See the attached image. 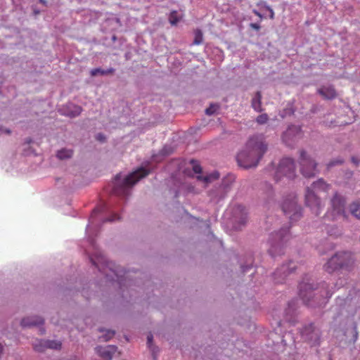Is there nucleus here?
<instances>
[{
    "label": "nucleus",
    "mask_w": 360,
    "mask_h": 360,
    "mask_svg": "<svg viewBox=\"0 0 360 360\" xmlns=\"http://www.w3.org/2000/svg\"><path fill=\"white\" fill-rule=\"evenodd\" d=\"M114 72L115 69L112 68L107 70H103L101 68H94L91 70L90 74L91 77H96L98 75H105L109 74H113Z\"/></svg>",
    "instance_id": "23"
},
{
    "label": "nucleus",
    "mask_w": 360,
    "mask_h": 360,
    "mask_svg": "<svg viewBox=\"0 0 360 360\" xmlns=\"http://www.w3.org/2000/svg\"><path fill=\"white\" fill-rule=\"evenodd\" d=\"M219 177V174L218 172H214L203 178L201 176H198L197 178L199 180H203L205 182H208L210 181L212 179H217Z\"/></svg>",
    "instance_id": "29"
},
{
    "label": "nucleus",
    "mask_w": 360,
    "mask_h": 360,
    "mask_svg": "<svg viewBox=\"0 0 360 360\" xmlns=\"http://www.w3.org/2000/svg\"><path fill=\"white\" fill-rule=\"evenodd\" d=\"M39 331H40V334L41 335H42V334H44L45 333L44 328H43L41 327L39 328Z\"/></svg>",
    "instance_id": "42"
},
{
    "label": "nucleus",
    "mask_w": 360,
    "mask_h": 360,
    "mask_svg": "<svg viewBox=\"0 0 360 360\" xmlns=\"http://www.w3.org/2000/svg\"><path fill=\"white\" fill-rule=\"evenodd\" d=\"M253 13H254L257 16H258L259 18H261V19H262V18H263L262 15L259 12H258L257 11L254 10V11H253Z\"/></svg>",
    "instance_id": "41"
},
{
    "label": "nucleus",
    "mask_w": 360,
    "mask_h": 360,
    "mask_svg": "<svg viewBox=\"0 0 360 360\" xmlns=\"http://www.w3.org/2000/svg\"><path fill=\"white\" fill-rule=\"evenodd\" d=\"M302 136L301 128L292 125L283 134V141L288 146H292Z\"/></svg>",
    "instance_id": "11"
},
{
    "label": "nucleus",
    "mask_w": 360,
    "mask_h": 360,
    "mask_svg": "<svg viewBox=\"0 0 360 360\" xmlns=\"http://www.w3.org/2000/svg\"><path fill=\"white\" fill-rule=\"evenodd\" d=\"M191 163L193 166V170L195 174H200L202 172V167L198 163L196 160H192L191 161Z\"/></svg>",
    "instance_id": "33"
},
{
    "label": "nucleus",
    "mask_w": 360,
    "mask_h": 360,
    "mask_svg": "<svg viewBox=\"0 0 360 360\" xmlns=\"http://www.w3.org/2000/svg\"><path fill=\"white\" fill-rule=\"evenodd\" d=\"M250 26L255 30H259L261 28L260 25L257 23H250Z\"/></svg>",
    "instance_id": "38"
},
{
    "label": "nucleus",
    "mask_w": 360,
    "mask_h": 360,
    "mask_svg": "<svg viewBox=\"0 0 360 360\" xmlns=\"http://www.w3.org/2000/svg\"><path fill=\"white\" fill-rule=\"evenodd\" d=\"M42 316H25L21 321L23 327L40 326L44 324Z\"/></svg>",
    "instance_id": "17"
},
{
    "label": "nucleus",
    "mask_w": 360,
    "mask_h": 360,
    "mask_svg": "<svg viewBox=\"0 0 360 360\" xmlns=\"http://www.w3.org/2000/svg\"><path fill=\"white\" fill-rule=\"evenodd\" d=\"M233 222L236 223L234 229L239 230L244 226L247 221V212L245 207L241 205H237L232 208Z\"/></svg>",
    "instance_id": "12"
},
{
    "label": "nucleus",
    "mask_w": 360,
    "mask_h": 360,
    "mask_svg": "<svg viewBox=\"0 0 360 360\" xmlns=\"http://www.w3.org/2000/svg\"><path fill=\"white\" fill-rule=\"evenodd\" d=\"M300 165L301 173L307 178L313 177L318 172L317 163L304 150L300 151Z\"/></svg>",
    "instance_id": "9"
},
{
    "label": "nucleus",
    "mask_w": 360,
    "mask_h": 360,
    "mask_svg": "<svg viewBox=\"0 0 360 360\" xmlns=\"http://www.w3.org/2000/svg\"><path fill=\"white\" fill-rule=\"evenodd\" d=\"M266 150L267 144L263 136L254 135L248 139L245 148L238 154V164L245 169L256 167Z\"/></svg>",
    "instance_id": "2"
},
{
    "label": "nucleus",
    "mask_w": 360,
    "mask_h": 360,
    "mask_svg": "<svg viewBox=\"0 0 360 360\" xmlns=\"http://www.w3.org/2000/svg\"><path fill=\"white\" fill-rule=\"evenodd\" d=\"M282 210L291 221H296L302 217V208L297 205L295 196L287 198L283 201Z\"/></svg>",
    "instance_id": "8"
},
{
    "label": "nucleus",
    "mask_w": 360,
    "mask_h": 360,
    "mask_svg": "<svg viewBox=\"0 0 360 360\" xmlns=\"http://www.w3.org/2000/svg\"><path fill=\"white\" fill-rule=\"evenodd\" d=\"M342 163H343L342 159H337L335 160H332L328 164V167L330 168L336 165H341Z\"/></svg>",
    "instance_id": "34"
},
{
    "label": "nucleus",
    "mask_w": 360,
    "mask_h": 360,
    "mask_svg": "<svg viewBox=\"0 0 360 360\" xmlns=\"http://www.w3.org/2000/svg\"><path fill=\"white\" fill-rule=\"evenodd\" d=\"M98 331L102 333L101 335L98 336V340L100 342H108L111 340L115 335V330H105L104 328H98Z\"/></svg>",
    "instance_id": "20"
},
{
    "label": "nucleus",
    "mask_w": 360,
    "mask_h": 360,
    "mask_svg": "<svg viewBox=\"0 0 360 360\" xmlns=\"http://www.w3.org/2000/svg\"><path fill=\"white\" fill-rule=\"evenodd\" d=\"M96 212H97V210H94L93 211V214H94Z\"/></svg>",
    "instance_id": "45"
},
{
    "label": "nucleus",
    "mask_w": 360,
    "mask_h": 360,
    "mask_svg": "<svg viewBox=\"0 0 360 360\" xmlns=\"http://www.w3.org/2000/svg\"><path fill=\"white\" fill-rule=\"evenodd\" d=\"M219 105L218 104L212 103V104H210L209 108H207L205 110V113L208 115H212L214 114L217 112V110H219Z\"/></svg>",
    "instance_id": "30"
},
{
    "label": "nucleus",
    "mask_w": 360,
    "mask_h": 360,
    "mask_svg": "<svg viewBox=\"0 0 360 360\" xmlns=\"http://www.w3.org/2000/svg\"><path fill=\"white\" fill-rule=\"evenodd\" d=\"M194 34H195V37H194L193 44L195 45L200 44L203 41V34H202V31L199 29H197L195 30Z\"/></svg>",
    "instance_id": "28"
},
{
    "label": "nucleus",
    "mask_w": 360,
    "mask_h": 360,
    "mask_svg": "<svg viewBox=\"0 0 360 360\" xmlns=\"http://www.w3.org/2000/svg\"><path fill=\"white\" fill-rule=\"evenodd\" d=\"M72 110L68 113L70 117H75L79 115L82 112V108L77 105H72Z\"/></svg>",
    "instance_id": "32"
},
{
    "label": "nucleus",
    "mask_w": 360,
    "mask_h": 360,
    "mask_svg": "<svg viewBox=\"0 0 360 360\" xmlns=\"http://www.w3.org/2000/svg\"><path fill=\"white\" fill-rule=\"evenodd\" d=\"M149 171L145 168L141 167L127 176L122 182L120 183V174L115 176V185L113 188V193L117 195H126L128 193V189L134 185L141 179L146 176Z\"/></svg>",
    "instance_id": "4"
},
{
    "label": "nucleus",
    "mask_w": 360,
    "mask_h": 360,
    "mask_svg": "<svg viewBox=\"0 0 360 360\" xmlns=\"http://www.w3.org/2000/svg\"><path fill=\"white\" fill-rule=\"evenodd\" d=\"M296 269V265L292 261L288 264L282 265L274 273V279L277 283H281L288 274Z\"/></svg>",
    "instance_id": "14"
},
{
    "label": "nucleus",
    "mask_w": 360,
    "mask_h": 360,
    "mask_svg": "<svg viewBox=\"0 0 360 360\" xmlns=\"http://www.w3.org/2000/svg\"><path fill=\"white\" fill-rule=\"evenodd\" d=\"M91 260L93 264L95 265L100 271H102L103 274H106L107 277H112L107 272V269H109L118 278L119 276L117 271L112 269L114 264L111 262L107 261L103 256L101 255L99 257H98V261H95L93 258H91Z\"/></svg>",
    "instance_id": "13"
},
{
    "label": "nucleus",
    "mask_w": 360,
    "mask_h": 360,
    "mask_svg": "<svg viewBox=\"0 0 360 360\" xmlns=\"http://www.w3.org/2000/svg\"><path fill=\"white\" fill-rule=\"evenodd\" d=\"M295 165L294 160L290 158H283L276 170L275 179L280 180L282 176L292 179L295 176Z\"/></svg>",
    "instance_id": "10"
},
{
    "label": "nucleus",
    "mask_w": 360,
    "mask_h": 360,
    "mask_svg": "<svg viewBox=\"0 0 360 360\" xmlns=\"http://www.w3.org/2000/svg\"><path fill=\"white\" fill-rule=\"evenodd\" d=\"M350 212L356 218L360 219V203L357 201L353 202L349 205Z\"/></svg>",
    "instance_id": "24"
},
{
    "label": "nucleus",
    "mask_w": 360,
    "mask_h": 360,
    "mask_svg": "<svg viewBox=\"0 0 360 360\" xmlns=\"http://www.w3.org/2000/svg\"><path fill=\"white\" fill-rule=\"evenodd\" d=\"M47 349L60 350L62 347V343L58 340H46Z\"/></svg>",
    "instance_id": "25"
},
{
    "label": "nucleus",
    "mask_w": 360,
    "mask_h": 360,
    "mask_svg": "<svg viewBox=\"0 0 360 360\" xmlns=\"http://www.w3.org/2000/svg\"><path fill=\"white\" fill-rule=\"evenodd\" d=\"M330 186L323 181V179H319L318 181H314L311 187H307L305 193V205L310 208L311 212L318 216L323 210V203L320 198H319L315 191L327 192L330 189Z\"/></svg>",
    "instance_id": "3"
},
{
    "label": "nucleus",
    "mask_w": 360,
    "mask_h": 360,
    "mask_svg": "<svg viewBox=\"0 0 360 360\" xmlns=\"http://www.w3.org/2000/svg\"><path fill=\"white\" fill-rule=\"evenodd\" d=\"M147 345L153 355L154 360H156L159 352V349L153 344V336L150 333L147 335Z\"/></svg>",
    "instance_id": "21"
},
{
    "label": "nucleus",
    "mask_w": 360,
    "mask_h": 360,
    "mask_svg": "<svg viewBox=\"0 0 360 360\" xmlns=\"http://www.w3.org/2000/svg\"><path fill=\"white\" fill-rule=\"evenodd\" d=\"M120 219V217L116 214H115L112 216H111L110 218L105 219L104 220V222H105V221H115L117 219Z\"/></svg>",
    "instance_id": "35"
},
{
    "label": "nucleus",
    "mask_w": 360,
    "mask_h": 360,
    "mask_svg": "<svg viewBox=\"0 0 360 360\" xmlns=\"http://www.w3.org/2000/svg\"><path fill=\"white\" fill-rule=\"evenodd\" d=\"M352 163H354V165L355 166L357 167L359 165L360 159H359L356 157L353 156V157H352Z\"/></svg>",
    "instance_id": "37"
},
{
    "label": "nucleus",
    "mask_w": 360,
    "mask_h": 360,
    "mask_svg": "<svg viewBox=\"0 0 360 360\" xmlns=\"http://www.w3.org/2000/svg\"><path fill=\"white\" fill-rule=\"evenodd\" d=\"M328 232L329 233V234H330V236H332V235H333V233H330L329 231H328Z\"/></svg>",
    "instance_id": "46"
},
{
    "label": "nucleus",
    "mask_w": 360,
    "mask_h": 360,
    "mask_svg": "<svg viewBox=\"0 0 360 360\" xmlns=\"http://www.w3.org/2000/svg\"><path fill=\"white\" fill-rule=\"evenodd\" d=\"M289 238V231L286 229H282L278 233L272 234L269 239V254L272 257L282 254L283 245Z\"/></svg>",
    "instance_id": "6"
},
{
    "label": "nucleus",
    "mask_w": 360,
    "mask_h": 360,
    "mask_svg": "<svg viewBox=\"0 0 360 360\" xmlns=\"http://www.w3.org/2000/svg\"><path fill=\"white\" fill-rule=\"evenodd\" d=\"M346 199L338 192H335L330 199V209L333 219L346 218Z\"/></svg>",
    "instance_id": "7"
},
{
    "label": "nucleus",
    "mask_w": 360,
    "mask_h": 360,
    "mask_svg": "<svg viewBox=\"0 0 360 360\" xmlns=\"http://www.w3.org/2000/svg\"><path fill=\"white\" fill-rule=\"evenodd\" d=\"M96 139H97L98 141H99L103 142V141H104L105 140V136H104L103 134H97V136H96Z\"/></svg>",
    "instance_id": "39"
},
{
    "label": "nucleus",
    "mask_w": 360,
    "mask_h": 360,
    "mask_svg": "<svg viewBox=\"0 0 360 360\" xmlns=\"http://www.w3.org/2000/svg\"><path fill=\"white\" fill-rule=\"evenodd\" d=\"M268 120H269V116L266 113H263V114L259 115V116H257V117L256 119V122L259 124H266Z\"/></svg>",
    "instance_id": "31"
},
{
    "label": "nucleus",
    "mask_w": 360,
    "mask_h": 360,
    "mask_svg": "<svg viewBox=\"0 0 360 360\" xmlns=\"http://www.w3.org/2000/svg\"><path fill=\"white\" fill-rule=\"evenodd\" d=\"M180 20L176 11H172L169 15V21L172 25H176Z\"/></svg>",
    "instance_id": "27"
},
{
    "label": "nucleus",
    "mask_w": 360,
    "mask_h": 360,
    "mask_svg": "<svg viewBox=\"0 0 360 360\" xmlns=\"http://www.w3.org/2000/svg\"><path fill=\"white\" fill-rule=\"evenodd\" d=\"M32 347L34 351L37 352H43L47 349L46 340L36 339L32 342Z\"/></svg>",
    "instance_id": "22"
},
{
    "label": "nucleus",
    "mask_w": 360,
    "mask_h": 360,
    "mask_svg": "<svg viewBox=\"0 0 360 360\" xmlns=\"http://www.w3.org/2000/svg\"><path fill=\"white\" fill-rule=\"evenodd\" d=\"M117 349V347L115 345L99 346L96 348V353L104 360H111Z\"/></svg>",
    "instance_id": "16"
},
{
    "label": "nucleus",
    "mask_w": 360,
    "mask_h": 360,
    "mask_svg": "<svg viewBox=\"0 0 360 360\" xmlns=\"http://www.w3.org/2000/svg\"><path fill=\"white\" fill-rule=\"evenodd\" d=\"M39 1L44 5H46V1L45 0H39Z\"/></svg>",
    "instance_id": "43"
},
{
    "label": "nucleus",
    "mask_w": 360,
    "mask_h": 360,
    "mask_svg": "<svg viewBox=\"0 0 360 360\" xmlns=\"http://www.w3.org/2000/svg\"><path fill=\"white\" fill-rule=\"evenodd\" d=\"M72 154L73 151L72 150L62 149L58 152L57 157L60 160H63L71 158Z\"/></svg>",
    "instance_id": "26"
},
{
    "label": "nucleus",
    "mask_w": 360,
    "mask_h": 360,
    "mask_svg": "<svg viewBox=\"0 0 360 360\" xmlns=\"http://www.w3.org/2000/svg\"><path fill=\"white\" fill-rule=\"evenodd\" d=\"M353 263L354 260L350 252H337L324 265V269L328 273L331 274L339 269L348 268Z\"/></svg>",
    "instance_id": "5"
},
{
    "label": "nucleus",
    "mask_w": 360,
    "mask_h": 360,
    "mask_svg": "<svg viewBox=\"0 0 360 360\" xmlns=\"http://www.w3.org/2000/svg\"><path fill=\"white\" fill-rule=\"evenodd\" d=\"M267 9L270 11V18L271 19H274V12L273 11L272 8H271L270 7H268Z\"/></svg>",
    "instance_id": "40"
},
{
    "label": "nucleus",
    "mask_w": 360,
    "mask_h": 360,
    "mask_svg": "<svg viewBox=\"0 0 360 360\" xmlns=\"http://www.w3.org/2000/svg\"><path fill=\"white\" fill-rule=\"evenodd\" d=\"M333 293L325 281L317 283L307 279L299 284V296L307 305L312 307L325 304Z\"/></svg>",
    "instance_id": "1"
},
{
    "label": "nucleus",
    "mask_w": 360,
    "mask_h": 360,
    "mask_svg": "<svg viewBox=\"0 0 360 360\" xmlns=\"http://www.w3.org/2000/svg\"><path fill=\"white\" fill-rule=\"evenodd\" d=\"M318 93L326 99H333L337 96L336 91L332 86H323L318 89Z\"/></svg>",
    "instance_id": "18"
},
{
    "label": "nucleus",
    "mask_w": 360,
    "mask_h": 360,
    "mask_svg": "<svg viewBox=\"0 0 360 360\" xmlns=\"http://www.w3.org/2000/svg\"><path fill=\"white\" fill-rule=\"evenodd\" d=\"M302 336L309 342L316 345L319 342L320 333L313 324H310L303 330Z\"/></svg>",
    "instance_id": "15"
},
{
    "label": "nucleus",
    "mask_w": 360,
    "mask_h": 360,
    "mask_svg": "<svg viewBox=\"0 0 360 360\" xmlns=\"http://www.w3.org/2000/svg\"><path fill=\"white\" fill-rule=\"evenodd\" d=\"M262 98L261 92L257 91L252 99L251 106L257 112H262L263 110L262 107Z\"/></svg>",
    "instance_id": "19"
},
{
    "label": "nucleus",
    "mask_w": 360,
    "mask_h": 360,
    "mask_svg": "<svg viewBox=\"0 0 360 360\" xmlns=\"http://www.w3.org/2000/svg\"><path fill=\"white\" fill-rule=\"evenodd\" d=\"M5 132L9 134L11 133V131L9 129H6L5 130Z\"/></svg>",
    "instance_id": "44"
},
{
    "label": "nucleus",
    "mask_w": 360,
    "mask_h": 360,
    "mask_svg": "<svg viewBox=\"0 0 360 360\" xmlns=\"http://www.w3.org/2000/svg\"><path fill=\"white\" fill-rule=\"evenodd\" d=\"M352 333H354V341H356L358 338V332L356 329V326H354L352 328Z\"/></svg>",
    "instance_id": "36"
}]
</instances>
